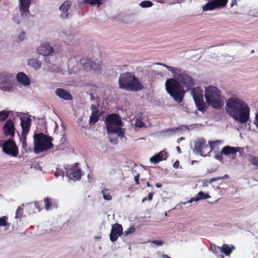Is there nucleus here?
Listing matches in <instances>:
<instances>
[{"instance_id":"nucleus-43","label":"nucleus","mask_w":258,"mask_h":258,"mask_svg":"<svg viewBox=\"0 0 258 258\" xmlns=\"http://www.w3.org/2000/svg\"><path fill=\"white\" fill-rule=\"evenodd\" d=\"M55 176L57 177L59 176H61V177H63L64 176V172L62 170L58 168H56V171L55 173Z\"/></svg>"},{"instance_id":"nucleus-23","label":"nucleus","mask_w":258,"mask_h":258,"mask_svg":"<svg viewBox=\"0 0 258 258\" xmlns=\"http://www.w3.org/2000/svg\"><path fill=\"white\" fill-rule=\"evenodd\" d=\"M81 68V63H79L74 59H71L69 62L68 68L71 73H78Z\"/></svg>"},{"instance_id":"nucleus-58","label":"nucleus","mask_w":258,"mask_h":258,"mask_svg":"<svg viewBox=\"0 0 258 258\" xmlns=\"http://www.w3.org/2000/svg\"><path fill=\"white\" fill-rule=\"evenodd\" d=\"M147 186L148 187H150L151 186V185L150 184V183L149 182H147V183H146Z\"/></svg>"},{"instance_id":"nucleus-11","label":"nucleus","mask_w":258,"mask_h":258,"mask_svg":"<svg viewBox=\"0 0 258 258\" xmlns=\"http://www.w3.org/2000/svg\"><path fill=\"white\" fill-rule=\"evenodd\" d=\"M227 3L228 0H212L202 6V10L203 12H207L224 8Z\"/></svg>"},{"instance_id":"nucleus-5","label":"nucleus","mask_w":258,"mask_h":258,"mask_svg":"<svg viewBox=\"0 0 258 258\" xmlns=\"http://www.w3.org/2000/svg\"><path fill=\"white\" fill-rule=\"evenodd\" d=\"M118 84L120 89L127 91H138L142 89L143 86L134 73L126 72L119 76Z\"/></svg>"},{"instance_id":"nucleus-7","label":"nucleus","mask_w":258,"mask_h":258,"mask_svg":"<svg viewBox=\"0 0 258 258\" xmlns=\"http://www.w3.org/2000/svg\"><path fill=\"white\" fill-rule=\"evenodd\" d=\"M17 87L13 74L7 72L0 73V89L3 91L12 93Z\"/></svg>"},{"instance_id":"nucleus-57","label":"nucleus","mask_w":258,"mask_h":258,"mask_svg":"<svg viewBox=\"0 0 258 258\" xmlns=\"http://www.w3.org/2000/svg\"><path fill=\"white\" fill-rule=\"evenodd\" d=\"M34 206L36 207V208H38V204L37 203H35Z\"/></svg>"},{"instance_id":"nucleus-51","label":"nucleus","mask_w":258,"mask_h":258,"mask_svg":"<svg viewBox=\"0 0 258 258\" xmlns=\"http://www.w3.org/2000/svg\"><path fill=\"white\" fill-rule=\"evenodd\" d=\"M173 167L175 168H178L179 166V162L178 161H176L174 162V163L173 165Z\"/></svg>"},{"instance_id":"nucleus-12","label":"nucleus","mask_w":258,"mask_h":258,"mask_svg":"<svg viewBox=\"0 0 258 258\" xmlns=\"http://www.w3.org/2000/svg\"><path fill=\"white\" fill-rule=\"evenodd\" d=\"M4 134L7 137H14L15 134V122L10 119L7 120L3 126Z\"/></svg>"},{"instance_id":"nucleus-54","label":"nucleus","mask_w":258,"mask_h":258,"mask_svg":"<svg viewBox=\"0 0 258 258\" xmlns=\"http://www.w3.org/2000/svg\"><path fill=\"white\" fill-rule=\"evenodd\" d=\"M176 149L177 151L179 153H181V150H180V147H178H178H177L176 148Z\"/></svg>"},{"instance_id":"nucleus-27","label":"nucleus","mask_w":258,"mask_h":258,"mask_svg":"<svg viewBox=\"0 0 258 258\" xmlns=\"http://www.w3.org/2000/svg\"><path fill=\"white\" fill-rule=\"evenodd\" d=\"M28 66L33 68L35 70H38L41 68L42 63L37 58H30L28 60Z\"/></svg>"},{"instance_id":"nucleus-4","label":"nucleus","mask_w":258,"mask_h":258,"mask_svg":"<svg viewBox=\"0 0 258 258\" xmlns=\"http://www.w3.org/2000/svg\"><path fill=\"white\" fill-rule=\"evenodd\" d=\"M205 96L206 102L213 108L219 109L224 102V97L217 87L209 86L205 87Z\"/></svg>"},{"instance_id":"nucleus-1","label":"nucleus","mask_w":258,"mask_h":258,"mask_svg":"<svg viewBox=\"0 0 258 258\" xmlns=\"http://www.w3.org/2000/svg\"><path fill=\"white\" fill-rule=\"evenodd\" d=\"M154 64L161 65L166 68L170 72L174 78L166 80L165 86L167 93L174 99L175 101L180 103L182 102L185 93L183 87L180 84V82L189 90L194 85V82L189 75L181 69L169 66L160 62H156Z\"/></svg>"},{"instance_id":"nucleus-45","label":"nucleus","mask_w":258,"mask_h":258,"mask_svg":"<svg viewBox=\"0 0 258 258\" xmlns=\"http://www.w3.org/2000/svg\"><path fill=\"white\" fill-rule=\"evenodd\" d=\"M153 195H154V193L150 192L148 195V198H144L143 199L142 202L144 203V202H145L147 200L151 201L152 200Z\"/></svg>"},{"instance_id":"nucleus-17","label":"nucleus","mask_w":258,"mask_h":258,"mask_svg":"<svg viewBox=\"0 0 258 258\" xmlns=\"http://www.w3.org/2000/svg\"><path fill=\"white\" fill-rule=\"evenodd\" d=\"M16 80L17 82L23 87H27L31 84L29 78L23 72H20L17 74Z\"/></svg>"},{"instance_id":"nucleus-15","label":"nucleus","mask_w":258,"mask_h":258,"mask_svg":"<svg viewBox=\"0 0 258 258\" xmlns=\"http://www.w3.org/2000/svg\"><path fill=\"white\" fill-rule=\"evenodd\" d=\"M32 0H19V7L21 15L22 16H28L30 14L29 8Z\"/></svg>"},{"instance_id":"nucleus-21","label":"nucleus","mask_w":258,"mask_h":258,"mask_svg":"<svg viewBox=\"0 0 258 258\" xmlns=\"http://www.w3.org/2000/svg\"><path fill=\"white\" fill-rule=\"evenodd\" d=\"M211 197L208 194H206L203 191L199 192L194 197L191 198L188 201L186 202H183L181 203L182 205H185L187 203H191L193 202H197L201 200H205L210 198Z\"/></svg>"},{"instance_id":"nucleus-48","label":"nucleus","mask_w":258,"mask_h":258,"mask_svg":"<svg viewBox=\"0 0 258 258\" xmlns=\"http://www.w3.org/2000/svg\"><path fill=\"white\" fill-rule=\"evenodd\" d=\"M183 1H184L183 0H173L172 2H169V4L170 5H173V4H175L176 3H181L183 2Z\"/></svg>"},{"instance_id":"nucleus-60","label":"nucleus","mask_w":258,"mask_h":258,"mask_svg":"<svg viewBox=\"0 0 258 258\" xmlns=\"http://www.w3.org/2000/svg\"><path fill=\"white\" fill-rule=\"evenodd\" d=\"M227 176H228L227 175H225L224 177H222L223 178L222 179H223L224 178H226Z\"/></svg>"},{"instance_id":"nucleus-19","label":"nucleus","mask_w":258,"mask_h":258,"mask_svg":"<svg viewBox=\"0 0 258 258\" xmlns=\"http://www.w3.org/2000/svg\"><path fill=\"white\" fill-rule=\"evenodd\" d=\"M71 5V2L67 1L64 2L60 7L59 10L61 12L60 17L63 19H66L69 16V10Z\"/></svg>"},{"instance_id":"nucleus-13","label":"nucleus","mask_w":258,"mask_h":258,"mask_svg":"<svg viewBox=\"0 0 258 258\" xmlns=\"http://www.w3.org/2000/svg\"><path fill=\"white\" fill-rule=\"evenodd\" d=\"M54 48L47 42L41 43L37 49V52L43 56L51 55L54 52Z\"/></svg>"},{"instance_id":"nucleus-46","label":"nucleus","mask_w":258,"mask_h":258,"mask_svg":"<svg viewBox=\"0 0 258 258\" xmlns=\"http://www.w3.org/2000/svg\"><path fill=\"white\" fill-rule=\"evenodd\" d=\"M150 242L155 244L157 246H161L163 244V242L161 240L151 241Z\"/></svg>"},{"instance_id":"nucleus-56","label":"nucleus","mask_w":258,"mask_h":258,"mask_svg":"<svg viewBox=\"0 0 258 258\" xmlns=\"http://www.w3.org/2000/svg\"><path fill=\"white\" fill-rule=\"evenodd\" d=\"M168 1V0H160L159 1V2L160 3H164L167 2Z\"/></svg>"},{"instance_id":"nucleus-53","label":"nucleus","mask_w":258,"mask_h":258,"mask_svg":"<svg viewBox=\"0 0 258 258\" xmlns=\"http://www.w3.org/2000/svg\"><path fill=\"white\" fill-rule=\"evenodd\" d=\"M91 108H92V110H93V112H96V111H95L96 107H95V105H92V106H91Z\"/></svg>"},{"instance_id":"nucleus-42","label":"nucleus","mask_w":258,"mask_h":258,"mask_svg":"<svg viewBox=\"0 0 258 258\" xmlns=\"http://www.w3.org/2000/svg\"><path fill=\"white\" fill-rule=\"evenodd\" d=\"M27 135H23L22 134L21 138V142L22 143V147L23 148H25L26 146V137Z\"/></svg>"},{"instance_id":"nucleus-20","label":"nucleus","mask_w":258,"mask_h":258,"mask_svg":"<svg viewBox=\"0 0 258 258\" xmlns=\"http://www.w3.org/2000/svg\"><path fill=\"white\" fill-rule=\"evenodd\" d=\"M168 157V154L165 150H163L160 152L158 154L152 156L150 161L151 162L156 164L160 161L165 160Z\"/></svg>"},{"instance_id":"nucleus-39","label":"nucleus","mask_w":258,"mask_h":258,"mask_svg":"<svg viewBox=\"0 0 258 258\" xmlns=\"http://www.w3.org/2000/svg\"><path fill=\"white\" fill-rule=\"evenodd\" d=\"M249 161L253 165L258 168V158L253 156H250L249 157Z\"/></svg>"},{"instance_id":"nucleus-44","label":"nucleus","mask_w":258,"mask_h":258,"mask_svg":"<svg viewBox=\"0 0 258 258\" xmlns=\"http://www.w3.org/2000/svg\"><path fill=\"white\" fill-rule=\"evenodd\" d=\"M179 130V128L176 127L173 128H169L166 130L165 132L168 133L169 135H172L175 133H176L178 130Z\"/></svg>"},{"instance_id":"nucleus-36","label":"nucleus","mask_w":258,"mask_h":258,"mask_svg":"<svg viewBox=\"0 0 258 258\" xmlns=\"http://www.w3.org/2000/svg\"><path fill=\"white\" fill-rule=\"evenodd\" d=\"M99 119V116L97 112H93L92 114L90 116V123L92 124L96 122Z\"/></svg>"},{"instance_id":"nucleus-38","label":"nucleus","mask_w":258,"mask_h":258,"mask_svg":"<svg viewBox=\"0 0 258 258\" xmlns=\"http://www.w3.org/2000/svg\"><path fill=\"white\" fill-rule=\"evenodd\" d=\"M101 1L102 0H85V3L91 5H97V7H99L102 4Z\"/></svg>"},{"instance_id":"nucleus-32","label":"nucleus","mask_w":258,"mask_h":258,"mask_svg":"<svg viewBox=\"0 0 258 258\" xmlns=\"http://www.w3.org/2000/svg\"><path fill=\"white\" fill-rule=\"evenodd\" d=\"M223 141L221 140L219 141H215L213 142H209V144L210 145V146H209V148L210 149V152L214 150L215 148H218V145L219 144L222 143Z\"/></svg>"},{"instance_id":"nucleus-24","label":"nucleus","mask_w":258,"mask_h":258,"mask_svg":"<svg viewBox=\"0 0 258 258\" xmlns=\"http://www.w3.org/2000/svg\"><path fill=\"white\" fill-rule=\"evenodd\" d=\"M55 93L60 98L64 100H71L72 98L70 93L68 91L63 89H57L55 91Z\"/></svg>"},{"instance_id":"nucleus-3","label":"nucleus","mask_w":258,"mask_h":258,"mask_svg":"<svg viewBox=\"0 0 258 258\" xmlns=\"http://www.w3.org/2000/svg\"><path fill=\"white\" fill-rule=\"evenodd\" d=\"M105 124L110 142L114 144L117 143V139H113L114 136L119 138L123 142L126 141V138L124 135V130L121 127L122 121L118 115H109L106 119Z\"/></svg>"},{"instance_id":"nucleus-40","label":"nucleus","mask_w":258,"mask_h":258,"mask_svg":"<svg viewBox=\"0 0 258 258\" xmlns=\"http://www.w3.org/2000/svg\"><path fill=\"white\" fill-rule=\"evenodd\" d=\"M136 229L133 226L130 227L126 230L124 231L123 234L124 235H128L135 232Z\"/></svg>"},{"instance_id":"nucleus-2","label":"nucleus","mask_w":258,"mask_h":258,"mask_svg":"<svg viewBox=\"0 0 258 258\" xmlns=\"http://www.w3.org/2000/svg\"><path fill=\"white\" fill-rule=\"evenodd\" d=\"M226 113L236 122L246 125L250 121L251 107L245 100L238 97H231L226 100Z\"/></svg>"},{"instance_id":"nucleus-10","label":"nucleus","mask_w":258,"mask_h":258,"mask_svg":"<svg viewBox=\"0 0 258 258\" xmlns=\"http://www.w3.org/2000/svg\"><path fill=\"white\" fill-rule=\"evenodd\" d=\"M2 151L6 154L12 157H17L19 154L18 148L12 139H8L4 143Z\"/></svg>"},{"instance_id":"nucleus-50","label":"nucleus","mask_w":258,"mask_h":258,"mask_svg":"<svg viewBox=\"0 0 258 258\" xmlns=\"http://www.w3.org/2000/svg\"><path fill=\"white\" fill-rule=\"evenodd\" d=\"M215 158L219 160V161H222V156L221 154H216L215 156Z\"/></svg>"},{"instance_id":"nucleus-33","label":"nucleus","mask_w":258,"mask_h":258,"mask_svg":"<svg viewBox=\"0 0 258 258\" xmlns=\"http://www.w3.org/2000/svg\"><path fill=\"white\" fill-rule=\"evenodd\" d=\"M23 209L21 207H19L17 209L16 212L15 218L17 220V223H18V221L20 222L21 221V218L23 215Z\"/></svg>"},{"instance_id":"nucleus-28","label":"nucleus","mask_w":258,"mask_h":258,"mask_svg":"<svg viewBox=\"0 0 258 258\" xmlns=\"http://www.w3.org/2000/svg\"><path fill=\"white\" fill-rule=\"evenodd\" d=\"M238 149L239 148L225 146L222 149L221 151V153L227 156L230 154H235L236 152L238 151Z\"/></svg>"},{"instance_id":"nucleus-61","label":"nucleus","mask_w":258,"mask_h":258,"mask_svg":"<svg viewBox=\"0 0 258 258\" xmlns=\"http://www.w3.org/2000/svg\"><path fill=\"white\" fill-rule=\"evenodd\" d=\"M13 229H17V227H15L14 226H13Z\"/></svg>"},{"instance_id":"nucleus-41","label":"nucleus","mask_w":258,"mask_h":258,"mask_svg":"<svg viewBox=\"0 0 258 258\" xmlns=\"http://www.w3.org/2000/svg\"><path fill=\"white\" fill-rule=\"evenodd\" d=\"M26 34L24 32H21L17 37V41L18 42H21L25 39Z\"/></svg>"},{"instance_id":"nucleus-55","label":"nucleus","mask_w":258,"mask_h":258,"mask_svg":"<svg viewBox=\"0 0 258 258\" xmlns=\"http://www.w3.org/2000/svg\"><path fill=\"white\" fill-rule=\"evenodd\" d=\"M156 186L158 188H160V187H161L162 186V184H160V183H156Z\"/></svg>"},{"instance_id":"nucleus-6","label":"nucleus","mask_w":258,"mask_h":258,"mask_svg":"<svg viewBox=\"0 0 258 258\" xmlns=\"http://www.w3.org/2000/svg\"><path fill=\"white\" fill-rule=\"evenodd\" d=\"M34 152L38 154L53 147L52 139L43 133L35 134L34 136Z\"/></svg>"},{"instance_id":"nucleus-16","label":"nucleus","mask_w":258,"mask_h":258,"mask_svg":"<svg viewBox=\"0 0 258 258\" xmlns=\"http://www.w3.org/2000/svg\"><path fill=\"white\" fill-rule=\"evenodd\" d=\"M21 126L22 130V134L28 135L30 129L32 120L31 118L27 116L21 117Z\"/></svg>"},{"instance_id":"nucleus-31","label":"nucleus","mask_w":258,"mask_h":258,"mask_svg":"<svg viewBox=\"0 0 258 258\" xmlns=\"http://www.w3.org/2000/svg\"><path fill=\"white\" fill-rule=\"evenodd\" d=\"M103 199L105 200L110 201L112 199V196L110 195L108 189L104 188L102 190Z\"/></svg>"},{"instance_id":"nucleus-14","label":"nucleus","mask_w":258,"mask_h":258,"mask_svg":"<svg viewBox=\"0 0 258 258\" xmlns=\"http://www.w3.org/2000/svg\"><path fill=\"white\" fill-rule=\"evenodd\" d=\"M123 234V228L121 225L115 223L112 226L110 234V239L112 242L116 241L117 238Z\"/></svg>"},{"instance_id":"nucleus-59","label":"nucleus","mask_w":258,"mask_h":258,"mask_svg":"<svg viewBox=\"0 0 258 258\" xmlns=\"http://www.w3.org/2000/svg\"><path fill=\"white\" fill-rule=\"evenodd\" d=\"M16 17H14V18L13 19V20L14 21H15V22H17V21H17V19H16Z\"/></svg>"},{"instance_id":"nucleus-35","label":"nucleus","mask_w":258,"mask_h":258,"mask_svg":"<svg viewBox=\"0 0 258 258\" xmlns=\"http://www.w3.org/2000/svg\"><path fill=\"white\" fill-rule=\"evenodd\" d=\"M222 177H216L213 178H210L208 180H204L203 181V186L204 187H207L209 185V184L212 182L217 181L218 180L222 179Z\"/></svg>"},{"instance_id":"nucleus-62","label":"nucleus","mask_w":258,"mask_h":258,"mask_svg":"<svg viewBox=\"0 0 258 258\" xmlns=\"http://www.w3.org/2000/svg\"><path fill=\"white\" fill-rule=\"evenodd\" d=\"M233 5H234V3H232V4H231V7H232Z\"/></svg>"},{"instance_id":"nucleus-29","label":"nucleus","mask_w":258,"mask_h":258,"mask_svg":"<svg viewBox=\"0 0 258 258\" xmlns=\"http://www.w3.org/2000/svg\"><path fill=\"white\" fill-rule=\"evenodd\" d=\"M146 121V117L145 116H140L137 117L135 123V127L136 128L145 127Z\"/></svg>"},{"instance_id":"nucleus-63","label":"nucleus","mask_w":258,"mask_h":258,"mask_svg":"<svg viewBox=\"0 0 258 258\" xmlns=\"http://www.w3.org/2000/svg\"><path fill=\"white\" fill-rule=\"evenodd\" d=\"M233 5H234V3H232V4H231V7H232Z\"/></svg>"},{"instance_id":"nucleus-49","label":"nucleus","mask_w":258,"mask_h":258,"mask_svg":"<svg viewBox=\"0 0 258 258\" xmlns=\"http://www.w3.org/2000/svg\"><path fill=\"white\" fill-rule=\"evenodd\" d=\"M134 179H135V181L137 184H139L140 183V182H139V174H138L137 175L135 176Z\"/></svg>"},{"instance_id":"nucleus-26","label":"nucleus","mask_w":258,"mask_h":258,"mask_svg":"<svg viewBox=\"0 0 258 258\" xmlns=\"http://www.w3.org/2000/svg\"><path fill=\"white\" fill-rule=\"evenodd\" d=\"M221 251L226 255H229L232 251L235 249V247L232 245H228L227 244H224L221 247H218Z\"/></svg>"},{"instance_id":"nucleus-8","label":"nucleus","mask_w":258,"mask_h":258,"mask_svg":"<svg viewBox=\"0 0 258 258\" xmlns=\"http://www.w3.org/2000/svg\"><path fill=\"white\" fill-rule=\"evenodd\" d=\"M193 151L195 154L206 157L210 154V149L204 139L198 138L195 141Z\"/></svg>"},{"instance_id":"nucleus-25","label":"nucleus","mask_w":258,"mask_h":258,"mask_svg":"<svg viewBox=\"0 0 258 258\" xmlns=\"http://www.w3.org/2000/svg\"><path fill=\"white\" fill-rule=\"evenodd\" d=\"M45 208L48 211L57 207V203L54 200L48 198L44 200Z\"/></svg>"},{"instance_id":"nucleus-22","label":"nucleus","mask_w":258,"mask_h":258,"mask_svg":"<svg viewBox=\"0 0 258 258\" xmlns=\"http://www.w3.org/2000/svg\"><path fill=\"white\" fill-rule=\"evenodd\" d=\"M81 66L82 65L85 70H89L91 69L95 70L97 68L95 67L96 63L88 58H83L81 60Z\"/></svg>"},{"instance_id":"nucleus-34","label":"nucleus","mask_w":258,"mask_h":258,"mask_svg":"<svg viewBox=\"0 0 258 258\" xmlns=\"http://www.w3.org/2000/svg\"><path fill=\"white\" fill-rule=\"evenodd\" d=\"M10 112L5 110L0 111V121L6 120L10 114Z\"/></svg>"},{"instance_id":"nucleus-18","label":"nucleus","mask_w":258,"mask_h":258,"mask_svg":"<svg viewBox=\"0 0 258 258\" xmlns=\"http://www.w3.org/2000/svg\"><path fill=\"white\" fill-rule=\"evenodd\" d=\"M69 174L70 179L74 180H79L82 175L81 169L77 165H74L70 169V171H67V174Z\"/></svg>"},{"instance_id":"nucleus-52","label":"nucleus","mask_w":258,"mask_h":258,"mask_svg":"<svg viewBox=\"0 0 258 258\" xmlns=\"http://www.w3.org/2000/svg\"><path fill=\"white\" fill-rule=\"evenodd\" d=\"M184 140V138H183V137H181V138H179V139L177 140V143H179L180 141H183V140Z\"/></svg>"},{"instance_id":"nucleus-37","label":"nucleus","mask_w":258,"mask_h":258,"mask_svg":"<svg viewBox=\"0 0 258 258\" xmlns=\"http://www.w3.org/2000/svg\"><path fill=\"white\" fill-rule=\"evenodd\" d=\"M140 6L143 8H150L153 6V4L150 1H144L142 2L140 4Z\"/></svg>"},{"instance_id":"nucleus-30","label":"nucleus","mask_w":258,"mask_h":258,"mask_svg":"<svg viewBox=\"0 0 258 258\" xmlns=\"http://www.w3.org/2000/svg\"><path fill=\"white\" fill-rule=\"evenodd\" d=\"M10 225L7 216H4L0 218V227H8Z\"/></svg>"},{"instance_id":"nucleus-9","label":"nucleus","mask_w":258,"mask_h":258,"mask_svg":"<svg viewBox=\"0 0 258 258\" xmlns=\"http://www.w3.org/2000/svg\"><path fill=\"white\" fill-rule=\"evenodd\" d=\"M191 94L196 106L199 110L204 111L206 110V105L203 100V90L202 88L198 87L194 88Z\"/></svg>"},{"instance_id":"nucleus-47","label":"nucleus","mask_w":258,"mask_h":258,"mask_svg":"<svg viewBox=\"0 0 258 258\" xmlns=\"http://www.w3.org/2000/svg\"><path fill=\"white\" fill-rule=\"evenodd\" d=\"M254 123L255 126L258 128V112L256 113Z\"/></svg>"}]
</instances>
